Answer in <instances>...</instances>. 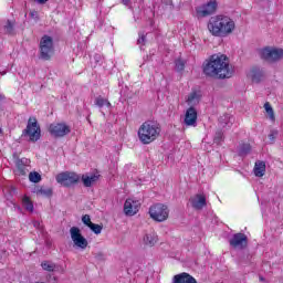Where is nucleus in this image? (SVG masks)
Masks as SVG:
<instances>
[{
    "mask_svg": "<svg viewBox=\"0 0 283 283\" xmlns=\"http://www.w3.org/2000/svg\"><path fill=\"white\" fill-rule=\"evenodd\" d=\"M202 72L208 78H231L233 69L224 54H212L202 63Z\"/></svg>",
    "mask_w": 283,
    "mask_h": 283,
    "instance_id": "1",
    "label": "nucleus"
},
{
    "mask_svg": "<svg viewBox=\"0 0 283 283\" xmlns=\"http://www.w3.org/2000/svg\"><path fill=\"white\" fill-rule=\"evenodd\" d=\"M208 31L212 36L224 39L235 32V21L224 14L213 15L208 21Z\"/></svg>",
    "mask_w": 283,
    "mask_h": 283,
    "instance_id": "2",
    "label": "nucleus"
},
{
    "mask_svg": "<svg viewBox=\"0 0 283 283\" xmlns=\"http://www.w3.org/2000/svg\"><path fill=\"white\" fill-rule=\"evenodd\" d=\"M160 132H163V128L158 122L147 120L139 126L137 136L142 145H151L160 138Z\"/></svg>",
    "mask_w": 283,
    "mask_h": 283,
    "instance_id": "3",
    "label": "nucleus"
},
{
    "mask_svg": "<svg viewBox=\"0 0 283 283\" xmlns=\"http://www.w3.org/2000/svg\"><path fill=\"white\" fill-rule=\"evenodd\" d=\"M52 56H54V39L43 35L40 40V59L51 61Z\"/></svg>",
    "mask_w": 283,
    "mask_h": 283,
    "instance_id": "4",
    "label": "nucleus"
},
{
    "mask_svg": "<svg viewBox=\"0 0 283 283\" xmlns=\"http://www.w3.org/2000/svg\"><path fill=\"white\" fill-rule=\"evenodd\" d=\"M23 136H28L30 143H36L41 140V125H39V120L36 117H29L27 129L22 132Z\"/></svg>",
    "mask_w": 283,
    "mask_h": 283,
    "instance_id": "5",
    "label": "nucleus"
},
{
    "mask_svg": "<svg viewBox=\"0 0 283 283\" xmlns=\"http://www.w3.org/2000/svg\"><path fill=\"white\" fill-rule=\"evenodd\" d=\"M148 213L155 222H165L169 220V207L164 203H155L150 206Z\"/></svg>",
    "mask_w": 283,
    "mask_h": 283,
    "instance_id": "6",
    "label": "nucleus"
},
{
    "mask_svg": "<svg viewBox=\"0 0 283 283\" xmlns=\"http://www.w3.org/2000/svg\"><path fill=\"white\" fill-rule=\"evenodd\" d=\"M55 180L62 187H74V185H78L81 182V175L74 171H64L56 175Z\"/></svg>",
    "mask_w": 283,
    "mask_h": 283,
    "instance_id": "7",
    "label": "nucleus"
},
{
    "mask_svg": "<svg viewBox=\"0 0 283 283\" xmlns=\"http://www.w3.org/2000/svg\"><path fill=\"white\" fill-rule=\"evenodd\" d=\"M49 133L53 138H65L72 133V128L65 123H53L49 126Z\"/></svg>",
    "mask_w": 283,
    "mask_h": 283,
    "instance_id": "8",
    "label": "nucleus"
},
{
    "mask_svg": "<svg viewBox=\"0 0 283 283\" xmlns=\"http://www.w3.org/2000/svg\"><path fill=\"white\" fill-rule=\"evenodd\" d=\"M261 59L268 61L269 63H275V61H282L283 59V49H271L264 48L261 50Z\"/></svg>",
    "mask_w": 283,
    "mask_h": 283,
    "instance_id": "9",
    "label": "nucleus"
},
{
    "mask_svg": "<svg viewBox=\"0 0 283 283\" xmlns=\"http://www.w3.org/2000/svg\"><path fill=\"white\" fill-rule=\"evenodd\" d=\"M70 233L71 240L74 242L75 247H78V249H87V239L83 237V234L81 233V229L72 227L70 229Z\"/></svg>",
    "mask_w": 283,
    "mask_h": 283,
    "instance_id": "10",
    "label": "nucleus"
},
{
    "mask_svg": "<svg viewBox=\"0 0 283 283\" xmlns=\"http://www.w3.org/2000/svg\"><path fill=\"white\" fill-rule=\"evenodd\" d=\"M248 245L249 238L242 232L233 234L232 239L230 240V247H233V249H247Z\"/></svg>",
    "mask_w": 283,
    "mask_h": 283,
    "instance_id": "11",
    "label": "nucleus"
},
{
    "mask_svg": "<svg viewBox=\"0 0 283 283\" xmlns=\"http://www.w3.org/2000/svg\"><path fill=\"white\" fill-rule=\"evenodd\" d=\"M218 10V1L210 0L208 3L203 4L202 7L197 8V14L199 17H211L213 12Z\"/></svg>",
    "mask_w": 283,
    "mask_h": 283,
    "instance_id": "12",
    "label": "nucleus"
},
{
    "mask_svg": "<svg viewBox=\"0 0 283 283\" xmlns=\"http://www.w3.org/2000/svg\"><path fill=\"white\" fill-rule=\"evenodd\" d=\"M184 124L186 127H196V125H198V111H196V107L190 106L187 108Z\"/></svg>",
    "mask_w": 283,
    "mask_h": 283,
    "instance_id": "13",
    "label": "nucleus"
},
{
    "mask_svg": "<svg viewBox=\"0 0 283 283\" xmlns=\"http://www.w3.org/2000/svg\"><path fill=\"white\" fill-rule=\"evenodd\" d=\"M140 211V201L134 199H126L124 203L125 216L132 217L136 216Z\"/></svg>",
    "mask_w": 283,
    "mask_h": 283,
    "instance_id": "14",
    "label": "nucleus"
},
{
    "mask_svg": "<svg viewBox=\"0 0 283 283\" xmlns=\"http://www.w3.org/2000/svg\"><path fill=\"white\" fill-rule=\"evenodd\" d=\"M192 209L200 211L207 207V196L205 193H197L190 198Z\"/></svg>",
    "mask_w": 283,
    "mask_h": 283,
    "instance_id": "15",
    "label": "nucleus"
},
{
    "mask_svg": "<svg viewBox=\"0 0 283 283\" xmlns=\"http://www.w3.org/2000/svg\"><path fill=\"white\" fill-rule=\"evenodd\" d=\"M172 283H198V281L196 277L191 276V274L184 272L176 274L172 279Z\"/></svg>",
    "mask_w": 283,
    "mask_h": 283,
    "instance_id": "16",
    "label": "nucleus"
},
{
    "mask_svg": "<svg viewBox=\"0 0 283 283\" xmlns=\"http://www.w3.org/2000/svg\"><path fill=\"white\" fill-rule=\"evenodd\" d=\"M101 178V175L98 174H92V175H82L81 179L84 187H92L95 182H98V179Z\"/></svg>",
    "mask_w": 283,
    "mask_h": 283,
    "instance_id": "17",
    "label": "nucleus"
},
{
    "mask_svg": "<svg viewBox=\"0 0 283 283\" xmlns=\"http://www.w3.org/2000/svg\"><path fill=\"white\" fill-rule=\"evenodd\" d=\"M158 242V234H156V232H149L146 233L144 237V244L145 247H156Z\"/></svg>",
    "mask_w": 283,
    "mask_h": 283,
    "instance_id": "18",
    "label": "nucleus"
},
{
    "mask_svg": "<svg viewBox=\"0 0 283 283\" xmlns=\"http://www.w3.org/2000/svg\"><path fill=\"white\" fill-rule=\"evenodd\" d=\"M251 78H252L253 83H260L262 81V78H264V71H262L258 66L252 67Z\"/></svg>",
    "mask_w": 283,
    "mask_h": 283,
    "instance_id": "19",
    "label": "nucleus"
},
{
    "mask_svg": "<svg viewBox=\"0 0 283 283\" xmlns=\"http://www.w3.org/2000/svg\"><path fill=\"white\" fill-rule=\"evenodd\" d=\"M264 174H266V163L256 161L254 165V176H256V178H262Z\"/></svg>",
    "mask_w": 283,
    "mask_h": 283,
    "instance_id": "20",
    "label": "nucleus"
},
{
    "mask_svg": "<svg viewBox=\"0 0 283 283\" xmlns=\"http://www.w3.org/2000/svg\"><path fill=\"white\" fill-rule=\"evenodd\" d=\"M34 193H36L38 196H45V198H52L54 191L50 187L38 186L34 189Z\"/></svg>",
    "mask_w": 283,
    "mask_h": 283,
    "instance_id": "21",
    "label": "nucleus"
},
{
    "mask_svg": "<svg viewBox=\"0 0 283 283\" xmlns=\"http://www.w3.org/2000/svg\"><path fill=\"white\" fill-rule=\"evenodd\" d=\"M15 167V176H28V166L24 165L23 159H18Z\"/></svg>",
    "mask_w": 283,
    "mask_h": 283,
    "instance_id": "22",
    "label": "nucleus"
},
{
    "mask_svg": "<svg viewBox=\"0 0 283 283\" xmlns=\"http://www.w3.org/2000/svg\"><path fill=\"white\" fill-rule=\"evenodd\" d=\"M22 207H24L25 211H29L32 213L34 211V203L32 202V199L30 197L24 196L22 198Z\"/></svg>",
    "mask_w": 283,
    "mask_h": 283,
    "instance_id": "23",
    "label": "nucleus"
},
{
    "mask_svg": "<svg viewBox=\"0 0 283 283\" xmlns=\"http://www.w3.org/2000/svg\"><path fill=\"white\" fill-rule=\"evenodd\" d=\"M95 105L97 106V107H112V103L109 102V99H107V98H104L103 96H97L96 98H95Z\"/></svg>",
    "mask_w": 283,
    "mask_h": 283,
    "instance_id": "24",
    "label": "nucleus"
},
{
    "mask_svg": "<svg viewBox=\"0 0 283 283\" xmlns=\"http://www.w3.org/2000/svg\"><path fill=\"white\" fill-rule=\"evenodd\" d=\"M41 266L43 271H48L49 273H54V271H56V263L50 261H42Z\"/></svg>",
    "mask_w": 283,
    "mask_h": 283,
    "instance_id": "25",
    "label": "nucleus"
},
{
    "mask_svg": "<svg viewBox=\"0 0 283 283\" xmlns=\"http://www.w3.org/2000/svg\"><path fill=\"white\" fill-rule=\"evenodd\" d=\"M264 109L269 116V119L272 122V123H275V112L273 111V107L271 106V103L266 102L264 104Z\"/></svg>",
    "mask_w": 283,
    "mask_h": 283,
    "instance_id": "26",
    "label": "nucleus"
},
{
    "mask_svg": "<svg viewBox=\"0 0 283 283\" xmlns=\"http://www.w3.org/2000/svg\"><path fill=\"white\" fill-rule=\"evenodd\" d=\"M248 154H251V144H241L239 155L247 156Z\"/></svg>",
    "mask_w": 283,
    "mask_h": 283,
    "instance_id": "27",
    "label": "nucleus"
},
{
    "mask_svg": "<svg viewBox=\"0 0 283 283\" xmlns=\"http://www.w3.org/2000/svg\"><path fill=\"white\" fill-rule=\"evenodd\" d=\"M29 180H30V182H34V184L41 182V175L36 171L30 172Z\"/></svg>",
    "mask_w": 283,
    "mask_h": 283,
    "instance_id": "28",
    "label": "nucleus"
},
{
    "mask_svg": "<svg viewBox=\"0 0 283 283\" xmlns=\"http://www.w3.org/2000/svg\"><path fill=\"white\" fill-rule=\"evenodd\" d=\"M4 30L7 34H13L14 32V21L8 20L7 24L4 25Z\"/></svg>",
    "mask_w": 283,
    "mask_h": 283,
    "instance_id": "29",
    "label": "nucleus"
},
{
    "mask_svg": "<svg viewBox=\"0 0 283 283\" xmlns=\"http://www.w3.org/2000/svg\"><path fill=\"white\" fill-rule=\"evenodd\" d=\"M196 101H198V93H196V92L190 93L187 98L188 105H193V103H196Z\"/></svg>",
    "mask_w": 283,
    "mask_h": 283,
    "instance_id": "30",
    "label": "nucleus"
},
{
    "mask_svg": "<svg viewBox=\"0 0 283 283\" xmlns=\"http://www.w3.org/2000/svg\"><path fill=\"white\" fill-rule=\"evenodd\" d=\"M88 229H91V231H93V233L98 235L101 233V231H103V226L96 224V223H92Z\"/></svg>",
    "mask_w": 283,
    "mask_h": 283,
    "instance_id": "31",
    "label": "nucleus"
},
{
    "mask_svg": "<svg viewBox=\"0 0 283 283\" xmlns=\"http://www.w3.org/2000/svg\"><path fill=\"white\" fill-rule=\"evenodd\" d=\"M175 67L177 70V72H182L185 71V61L178 59L175 61Z\"/></svg>",
    "mask_w": 283,
    "mask_h": 283,
    "instance_id": "32",
    "label": "nucleus"
},
{
    "mask_svg": "<svg viewBox=\"0 0 283 283\" xmlns=\"http://www.w3.org/2000/svg\"><path fill=\"white\" fill-rule=\"evenodd\" d=\"M82 222H83V224H85L86 227H91V224L93 223L92 222V219L90 218V214H84L83 217H82Z\"/></svg>",
    "mask_w": 283,
    "mask_h": 283,
    "instance_id": "33",
    "label": "nucleus"
},
{
    "mask_svg": "<svg viewBox=\"0 0 283 283\" xmlns=\"http://www.w3.org/2000/svg\"><path fill=\"white\" fill-rule=\"evenodd\" d=\"M30 17L31 19H33L34 21H39V12L36 10H32L30 12Z\"/></svg>",
    "mask_w": 283,
    "mask_h": 283,
    "instance_id": "34",
    "label": "nucleus"
},
{
    "mask_svg": "<svg viewBox=\"0 0 283 283\" xmlns=\"http://www.w3.org/2000/svg\"><path fill=\"white\" fill-rule=\"evenodd\" d=\"M276 137H277V130H272V132L269 134V138H270L271 143H273Z\"/></svg>",
    "mask_w": 283,
    "mask_h": 283,
    "instance_id": "35",
    "label": "nucleus"
},
{
    "mask_svg": "<svg viewBox=\"0 0 283 283\" xmlns=\"http://www.w3.org/2000/svg\"><path fill=\"white\" fill-rule=\"evenodd\" d=\"M222 140V132H217L214 137V143H220Z\"/></svg>",
    "mask_w": 283,
    "mask_h": 283,
    "instance_id": "36",
    "label": "nucleus"
},
{
    "mask_svg": "<svg viewBox=\"0 0 283 283\" xmlns=\"http://www.w3.org/2000/svg\"><path fill=\"white\" fill-rule=\"evenodd\" d=\"M35 3H40V6H45L50 0H34Z\"/></svg>",
    "mask_w": 283,
    "mask_h": 283,
    "instance_id": "37",
    "label": "nucleus"
},
{
    "mask_svg": "<svg viewBox=\"0 0 283 283\" xmlns=\"http://www.w3.org/2000/svg\"><path fill=\"white\" fill-rule=\"evenodd\" d=\"M130 1H132V0H122V3H123L124 6H129Z\"/></svg>",
    "mask_w": 283,
    "mask_h": 283,
    "instance_id": "38",
    "label": "nucleus"
},
{
    "mask_svg": "<svg viewBox=\"0 0 283 283\" xmlns=\"http://www.w3.org/2000/svg\"><path fill=\"white\" fill-rule=\"evenodd\" d=\"M138 43H145V35H142V36L138 39Z\"/></svg>",
    "mask_w": 283,
    "mask_h": 283,
    "instance_id": "39",
    "label": "nucleus"
},
{
    "mask_svg": "<svg viewBox=\"0 0 283 283\" xmlns=\"http://www.w3.org/2000/svg\"><path fill=\"white\" fill-rule=\"evenodd\" d=\"M2 98H6L3 95H0V101L2 99Z\"/></svg>",
    "mask_w": 283,
    "mask_h": 283,
    "instance_id": "40",
    "label": "nucleus"
},
{
    "mask_svg": "<svg viewBox=\"0 0 283 283\" xmlns=\"http://www.w3.org/2000/svg\"><path fill=\"white\" fill-rule=\"evenodd\" d=\"M0 134H1V128H0Z\"/></svg>",
    "mask_w": 283,
    "mask_h": 283,
    "instance_id": "41",
    "label": "nucleus"
}]
</instances>
